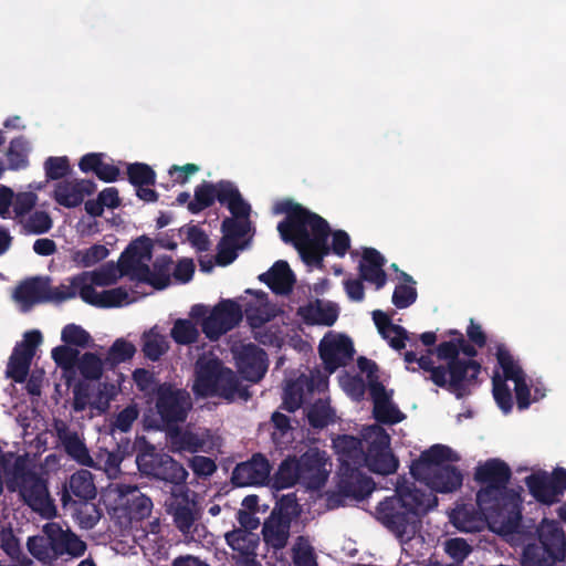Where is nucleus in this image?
I'll list each match as a JSON object with an SVG mask.
<instances>
[{
    "label": "nucleus",
    "instance_id": "1",
    "mask_svg": "<svg viewBox=\"0 0 566 566\" xmlns=\"http://www.w3.org/2000/svg\"><path fill=\"white\" fill-rule=\"evenodd\" d=\"M275 213L285 214L284 220L277 224L281 239L285 243H292L307 265L322 269L324 256L329 254L328 222L289 199L276 203Z\"/></svg>",
    "mask_w": 566,
    "mask_h": 566
},
{
    "label": "nucleus",
    "instance_id": "2",
    "mask_svg": "<svg viewBox=\"0 0 566 566\" xmlns=\"http://www.w3.org/2000/svg\"><path fill=\"white\" fill-rule=\"evenodd\" d=\"M511 476L510 467L500 459L485 461L474 473V480L482 485L476 493L478 504L514 530L521 527L522 512L518 493L507 488Z\"/></svg>",
    "mask_w": 566,
    "mask_h": 566
},
{
    "label": "nucleus",
    "instance_id": "3",
    "mask_svg": "<svg viewBox=\"0 0 566 566\" xmlns=\"http://www.w3.org/2000/svg\"><path fill=\"white\" fill-rule=\"evenodd\" d=\"M438 505V497L426 490L399 486L397 494L386 497L376 507L377 520L401 543L413 538L421 517Z\"/></svg>",
    "mask_w": 566,
    "mask_h": 566
},
{
    "label": "nucleus",
    "instance_id": "4",
    "mask_svg": "<svg viewBox=\"0 0 566 566\" xmlns=\"http://www.w3.org/2000/svg\"><path fill=\"white\" fill-rule=\"evenodd\" d=\"M520 566H557L566 557V535L559 522L543 518L520 537Z\"/></svg>",
    "mask_w": 566,
    "mask_h": 566
},
{
    "label": "nucleus",
    "instance_id": "5",
    "mask_svg": "<svg viewBox=\"0 0 566 566\" xmlns=\"http://www.w3.org/2000/svg\"><path fill=\"white\" fill-rule=\"evenodd\" d=\"M192 391L197 397H220L227 400H233L235 396L248 399L250 396L237 374L213 355H201L197 359Z\"/></svg>",
    "mask_w": 566,
    "mask_h": 566
},
{
    "label": "nucleus",
    "instance_id": "6",
    "mask_svg": "<svg viewBox=\"0 0 566 566\" xmlns=\"http://www.w3.org/2000/svg\"><path fill=\"white\" fill-rule=\"evenodd\" d=\"M216 201L227 206L232 216L247 214L248 202L244 201L235 185L229 180H219L216 184L203 180L196 186L193 199L187 208L192 214H198L212 207Z\"/></svg>",
    "mask_w": 566,
    "mask_h": 566
},
{
    "label": "nucleus",
    "instance_id": "7",
    "mask_svg": "<svg viewBox=\"0 0 566 566\" xmlns=\"http://www.w3.org/2000/svg\"><path fill=\"white\" fill-rule=\"evenodd\" d=\"M13 478L18 483L19 494L23 502L42 517L52 518L56 507L50 497L46 481L27 468L23 457L15 459Z\"/></svg>",
    "mask_w": 566,
    "mask_h": 566
},
{
    "label": "nucleus",
    "instance_id": "8",
    "mask_svg": "<svg viewBox=\"0 0 566 566\" xmlns=\"http://www.w3.org/2000/svg\"><path fill=\"white\" fill-rule=\"evenodd\" d=\"M76 292L72 285L51 286L49 277H31L21 282L14 290L13 297L24 306L40 303H62L74 298Z\"/></svg>",
    "mask_w": 566,
    "mask_h": 566
},
{
    "label": "nucleus",
    "instance_id": "9",
    "mask_svg": "<svg viewBox=\"0 0 566 566\" xmlns=\"http://www.w3.org/2000/svg\"><path fill=\"white\" fill-rule=\"evenodd\" d=\"M155 407L164 424L169 428L186 421L192 408V400L186 389L163 382L156 388Z\"/></svg>",
    "mask_w": 566,
    "mask_h": 566
},
{
    "label": "nucleus",
    "instance_id": "10",
    "mask_svg": "<svg viewBox=\"0 0 566 566\" xmlns=\"http://www.w3.org/2000/svg\"><path fill=\"white\" fill-rule=\"evenodd\" d=\"M136 463L140 472L172 485H185L188 472L181 463L167 453L150 451L137 455Z\"/></svg>",
    "mask_w": 566,
    "mask_h": 566
},
{
    "label": "nucleus",
    "instance_id": "11",
    "mask_svg": "<svg viewBox=\"0 0 566 566\" xmlns=\"http://www.w3.org/2000/svg\"><path fill=\"white\" fill-rule=\"evenodd\" d=\"M446 384L442 388L453 394L457 399L472 395L480 386L482 366L478 360L461 358L450 361L446 366Z\"/></svg>",
    "mask_w": 566,
    "mask_h": 566
},
{
    "label": "nucleus",
    "instance_id": "12",
    "mask_svg": "<svg viewBox=\"0 0 566 566\" xmlns=\"http://www.w3.org/2000/svg\"><path fill=\"white\" fill-rule=\"evenodd\" d=\"M374 438L368 442L364 461L369 471L389 475L396 472L399 462L390 450V437L378 426L371 428Z\"/></svg>",
    "mask_w": 566,
    "mask_h": 566
},
{
    "label": "nucleus",
    "instance_id": "13",
    "mask_svg": "<svg viewBox=\"0 0 566 566\" xmlns=\"http://www.w3.org/2000/svg\"><path fill=\"white\" fill-rule=\"evenodd\" d=\"M241 306L233 300H222L213 306L210 314L201 322V329L210 340H218L242 321Z\"/></svg>",
    "mask_w": 566,
    "mask_h": 566
},
{
    "label": "nucleus",
    "instance_id": "14",
    "mask_svg": "<svg viewBox=\"0 0 566 566\" xmlns=\"http://www.w3.org/2000/svg\"><path fill=\"white\" fill-rule=\"evenodd\" d=\"M70 283L83 302L99 308L122 306L129 296L123 286L96 292L94 286L87 283V274H76L70 279Z\"/></svg>",
    "mask_w": 566,
    "mask_h": 566
},
{
    "label": "nucleus",
    "instance_id": "15",
    "mask_svg": "<svg viewBox=\"0 0 566 566\" xmlns=\"http://www.w3.org/2000/svg\"><path fill=\"white\" fill-rule=\"evenodd\" d=\"M42 342L40 331H29L24 334L23 340L18 343L7 365V376L13 381L22 384L25 381L30 365L35 355V348Z\"/></svg>",
    "mask_w": 566,
    "mask_h": 566
},
{
    "label": "nucleus",
    "instance_id": "16",
    "mask_svg": "<svg viewBox=\"0 0 566 566\" xmlns=\"http://www.w3.org/2000/svg\"><path fill=\"white\" fill-rule=\"evenodd\" d=\"M272 467L262 453H254L249 460L238 463L231 474L234 486L265 485L270 480Z\"/></svg>",
    "mask_w": 566,
    "mask_h": 566
},
{
    "label": "nucleus",
    "instance_id": "17",
    "mask_svg": "<svg viewBox=\"0 0 566 566\" xmlns=\"http://www.w3.org/2000/svg\"><path fill=\"white\" fill-rule=\"evenodd\" d=\"M326 453L318 448H310L297 460L301 483L307 489L318 490L327 481Z\"/></svg>",
    "mask_w": 566,
    "mask_h": 566
},
{
    "label": "nucleus",
    "instance_id": "18",
    "mask_svg": "<svg viewBox=\"0 0 566 566\" xmlns=\"http://www.w3.org/2000/svg\"><path fill=\"white\" fill-rule=\"evenodd\" d=\"M451 520L454 526L464 532H479L483 528L486 521L499 524L506 533H518V528L509 530L497 517H492L488 510L481 507L478 503L462 504L457 506Z\"/></svg>",
    "mask_w": 566,
    "mask_h": 566
},
{
    "label": "nucleus",
    "instance_id": "19",
    "mask_svg": "<svg viewBox=\"0 0 566 566\" xmlns=\"http://www.w3.org/2000/svg\"><path fill=\"white\" fill-rule=\"evenodd\" d=\"M227 544L237 554L233 560L237 566H262L256 559V549L260 544V537L253 532L241 528H234L224 535Z\"/></svg>",
    "mask_w": 566,
    "mask_h": 566
},
{
    "label": "nucleus",
    "instance_id": "20",
    "mask_svg": "<svg viewBox=\"0 0 566 566\" xmlns=\"http://www.w3.org/2000/svg\"><path fill=\"white\" fill-rule=\"evenodd\" d=\"M325 368L331 373L345 366L354 356L352 339L346 335L325 336L318 346Z\"/></svg>",
    "mask_w": 566,
    "mask_h": 566
},
{
    "label": "nucleus",
    "instance_id": "21",
    "mask_svg": "<svg viewBox=\"0 0 566 566\" xmlns=\"http://www.w3.org/2000/svg\"><path fill=\"white\" fill-rule=\"evenodd\" d=\"M235 360L240 374L249 381H259L268 370L266 353L251 343L237 352Z\"/></svg>",
    "mask_w": 566,
    "mask_h": 566
},
{
    "label": "nucleus",
    "instance_id": "22",
    "mask_svg": "<svg viewBox=\"0 0 566 566\" xmlns=\"http://www.w3.org/2000/svg\"><path fill=\"white\" fill-rule=\"evenodd\" d=\"M417 481L424 483L429 489V493H452L461 488L463 475L461 471L452 465L438 467L424 474L415 478ZM428 493V491H426Z\"/></svg>",
    "mask_w": 566,
    "mask_h": 566
},
{
    "label": "nucleus",
    "instance_id": "23",
    "mask_svg": "<svg viewBox=\"0 0 566 566\" xmlns=\"http://www.w3.org/2000/svg\"><path fill=\"white\" fill-rule=\"evenodd\" d=\"M459 455L448 446L433 444L421 452L420 457L412 461L410 473L413 478L424 474L438 467L449 465V462L459 461Z\"/></svg>",
    "mask_w": 566,
    "mask_h": 566
},
{
    "label": "nucleus",
    "instance_id": "24",
    "mask_svg": "<svg viewBox=\"0 0 566 566\" xmlns=\"http://www.w3.org/2000/svg\"><path fill=\"white\" fill-rule=\"evenodd\" d=\"M374 408V418L385 424H396L405 419V415L391 402V392H388L380 381L371 382L369 392Z\"/></svg>",
    "mask_w": 566,
    "mask_h": 566
},
{
    "label": "nucleus",
    "instance_id": "25",
    "mask_svg": "<svg viewBox=\"0 0 566 566\" xmlns=\"http://www.w3.org/2000/svg\"><path fill=\"white\" fill-rule=\"evenodd\" d=\"M338 482V491L343 496L364 500L371 494L375 483L371 478L365 475L358 468L343 465Z\"/></svg>",
    "mask_w": 566,
    "mask_h": 566
},
{
    "label": "nucleus",
    "instance_id": "26",
    "mask_svg": "<svg viewBox=\"0 0 566 566\" xmlns=\"http://www.w3.org/2000/svg\"><path fill=\"white\" fill-rule=\"evenodd\" d=\"M174 497L175 500L170 504L174 523L182 534L187 535L199 518L197 503L189 499L187 491L174 494Z\"/></svg>",
    "mask_w": 566,
    "mask_h": 566
},
{
    "label": "nucleus",
    "instance_id": "27",
    "mask_svg": "<svg viewBox=\"0 0 566 566\" xmlns=\"http://www.w3.org/2000/svg\"><path fill=\"white\" fill-rule=\"evenodd\" d=\"M385 263L386 260L378 250L364 248L358 266L361 280L375 284L377 290L384 287L387 282V274L382 269Z\"/></svg>",
    "mask_w": 566,
    "mask_h": 566
},
{
    "label": "nucleus",
    "instance_id": "28",
    "mask_svg": "<svg viewBox=\"0 0 566 566\" xmlns=\"http://www.w3.org/2000/svg\"><path fill=\"white\" fill-rule=\"evenodd\" d=\"M290 530V518L286 516H276V511L273 510L262 527V536L265 545L274 552L283 549L287 545Z\"/></svg>",
    "mask_w": 566,
    "mask_h": 566
},
{
    "label": "nucleus",
    "instance_id": "29",
    "mask_svg": "<svg viewBox=\"0 0 566 566\" xmlns=\"http://www.w3.org/2000/svg\"><path fill=\"white\" fill-rule=\"evenodd\" d=\"M259 280L265 283L273 293L287 295L292 292L295 275L286 261H276L269 271L259 275Z\"/></svg>",
    "mask_w": 566,
    "mask_h": 566
},
{
    "label": "nucleus",
    "instance_id": "30",
    "mask_svg": "<svg viewBox=\"0 0 566 566\" xmlns=\"http://www.w3.org/2000/svg\"><path fill=\"white\" fill-rule=\"evenodd\" d=\"M314 390V379L312 377L301 375L296 379L286 384L283 390L282 403L280 408L286 410L287 412L296 411L303 405L305 394H313Z\"/></svg>",
    "mask_w": 566,
    "mask_h": 566
},
{
    "label": "nucleus",
    "instance_id": "31",
    "mask_svg": "<svg viewBox=\"0 0 566 566\" xmlns=\"http://www.w3.org/2000/svg\"><path fill=\"white\" fill-rule=\"evenodd\" d=\"M373 321L381 337L388 342L392 349L401 350L406 347V342L410 340L408 331L401 325L394 324L382 311H374Z\"/></svg>",
    "mask_w": 566,
    "mask_h": 566
},
{
    "label": "nucleus",
    "instance_id": "32",
    "mask_svg": "<svg viewBox=\"0 0 566 566\" xmlns=\"http://www.w3.org/2000/svg\"><path fill=\"white\" fill-rule=\"evenodd\" d=\"M167 439L174 452L196 453L202 450L206 444L203 437L177 424L167 428Z\"/></svg>",
    "mask_w": 566,
    "mask_h": 566
},
{
    "label": "nucleus",
    "instance_id": "33",
    "mask_svg": "<svg viewBox=\"0 0 566 566\" xmlns=\"http://www.w3.org/2000/svg\"><path fill=\"white\" fill-rule=\"evenodd\" d=\"M247 214L227 217L221 222L222 237L235 243L250 244L251 237L245 238L252 230L250 220L251 206L248 203Z\"/></svg>",
    "mask_w": 566,
    "mask_h": 566
},
{
    "label": "nucleus",
    "instance_id": "34",
    "mask_svg": "<svg viewBox=\"0 0 566 566\" xmlns=\"http://www.w3.org/2000/svg\"><path fill=\"white\" fill-rule=\"evenodd\" d=\"M297 315L307 325L332 326L337 321L338 310L333 304L323 305L321 301L300 306Z\"/></svg>",
    "mask_w": 566,
    "mask_h": 566
},
{
    "label": "nucleus",
    "instance_id": "35",
    "mask_svg": "<svg viewBox=\"0 0 566 566\" xmlns=\"http://www.w3.org/2000/svg\"><path fill=\"white\" fill-rule=\"evenodd\" d=\"M67 488L61 499L63 504H66V500L70 499L69 491L83 501H88L96 496L93 474L84 469L76 471L70 476Z\"/></svg>",
    "mask_w": 566,
    "mask_h": 566
},
{
    "label": "nucleus",
    "instance_id": "36",
    "mask_svg": "<svg viewBox=\"0 0 566 566\" xmlns=\"http://www.w3.org/2000/svg\"><path fill=\"white\" fill-rule=\"evenodd\" d=\"M81 353L69 345H60L52 349L51 356L57 367L63 370L66 386H71L76 377V365Z\"/></svg>",
    "mask_w": 566,
    "mask_h": 566
},
{
    "label": "nucleus",
    "instance_id": "37",
    "mask_svg": "<svg viewBox=\"0 0 566 566\" xmlns=\"http://www.w3.org/2000/svg\"><path fill=\"white\" fill-rule=\"evenodd\" d=\"M153 240L142 235L132 241L122 253L118 265L132 264L137 262H148L153 258Z\"/></svg>",
    "mask_w": 566,
    "mask_h": 566
},
{
    "label": "nucleus",
    "instance_id": "38",
    "mask_svg": "<svg viewBox=\"0 0 566 566\" xmlns=\"http://www.w3.org/2000/svg\"><path fill=\"white\" fill-rule=\"evenodd\" d=\"M525 484L530 493L543 504H553L558 501L554 492L549 476L546 472L533 473L525 478Z\"/></svg>",
    "mask_w": 566,
    "mask_h": 566
},
{
    "label": "nucleus",
    "instance_id": "39",
    "mask_svg": "<svg viewBox=\"0 0 566 566\" xmlns=\"http://www.w3.org/2000/svg\"><path fill=\"white\" fill-rule=\"evenodd\" d=\"M59 437L62 441L65 452L74 459L77 463L92 467L93 459L90 455L88 449L85 443L80 439L76 432L59 431Z\"/></svg>",
    "mask_w": 566,
    "mask_h": 566
},
{
    "label": "nucleus",
    "instance_id": "40",
    "mask_svg": "<svg viewBox=\"0 0 566 566\" xmlns=\"http://www.w3.org/2000/svg\"><path fill=\"white\" fill-rule=\"evenodd\" d=\"M298 482L301 483V475L297 460L295 457H287L280 463L274 473L273 486L276 490H284L292 488Z\"/></svg>",
    "mask_w": 566,
    "mask_h": 566
},
{
    "label": "nucleus",
    "instance_id": "41",
    "mask_svg": "<svg viewBox=\"0 0 566 566\" xmlns=\"http://www.w3.org/2000/svg\"><path fill=\"white\" fill-rule=\"evenodd\" d=\"M104 368H106L105 358L102 359L95 353L85 352L78 357L76 373L78 371L84 380L96 381L102 378Z\"/></svg>",
    "mask_w": 566,
    "mask_h": 566
},
{
    "label": "nucleus",
    "instance_id": "42",
    "mask_svg": "<svg viewBox=\"0 0 566 566\" xmlns=\"http://www.w3.org/2000/svg\"><path fill=\"white\" fill-rule=\"evenodd\" d=\"M306 418L313 429H324L335 422V411L327 400L317 399L307 408Z\"/></svg>",
    "mask_w": 566,
    "mask_h": 566
},
{
    "label": "nucleus",
    "instance_id": "43",
    "mask_svg": "<svg viewBox=\"0 0 566 566\" xmlns=\"http://www.w3.org/2000/svg\"><path fill=\"white\" fill-rule=\"evenodd\" d=\"M53 199L64 208H75L84 201L73 180L57 182L54 187Z\"/></svg>",
    "mask_w": 566,
    "mask_h": 566
},
{
    "label": "nucleus",
    "instance_id": "44",
    "mask_svg": "<svg viewBox=\"0 0 566 566\" xmlns=\"http://www.w3.org/2000/svg\"><path fill=\"white\" fill-rule=\"evenodd\" d=\"M136 353V347L124 338L116 339L109 347L105 363L107 369L116 368L120 363L130 360Z\"/></svg>",
    "mask_w": 566,
    "mask_h": 566
},
{
    "label": "nucleus",
    "instance_id": "45",
    "mask_svg": "<svg viewBox=\"0 0 566 566\" xmlns=\"http://www.w3.org/2000/svg\"><path fill=\"white\" fill-rule=\"evenodd\" d=\"M156 327L143 334V353L146 358L157 361L167 352L168 345L165 337L157 333Z\"/></svg>",
    "mask_w": 566,
    "mask_h": 566
},
{
    "label": "nucleus",
    "instance_id": "46",
    "mask_svg": "<svg viewBox=\"0 0 566 566\" xmlns=\"http://www.w3.org/2000/svg\"><path fill=\"white\" fill-rule=\"evenodd\" d=\"M44 533L51 541L52 558L64 556L73 532L70 530L63 531L57 524L51 523L44 526Z\"/></svg>",
    "mask_w": 566,
    "mask_h": 566
},
{
    "label": "nucleus",
    "instance_id": "47",
    "mask_svg": "<svg viewBox=\"0 0 566 566\" xmlns=\"http://www.w3.org/2000/svg\"><path fill=\"white\" fill-rule=\"evenodd\" d=\"M170 336L178 345H191L198 340L199 331L190 319L178 318L174 323Z\"/></svg>",
    "mask_w": 566,
    "mask_h": 566
},
{
    "label": "nucleus",
    "instance_id": "48",
    "mask_svg": "<svg viewBox=\"0 0 566 566\" xmlns=\"http://www.w3.org/2000/svg\"><path fill=\"white\" fill-rule=\"evenodd\" d=\"M496 359L500 367L503 370L504 378L506 380L515 381V379L526 377L522 367L514 360L513 356L511 355L510 350L505 347V345H497Z\"/></svg>",
    "mask_w": 566,
    "mask_h": 566
},
{
    "label": "nucleus",
    "instance_id": "49",
    "mask_svg": "<svg viewBox=\"0 0 566 566\" xmlns=\"http://www.w3.org/2000/svg\"><path fill=\"white\" fill-rule=\"evenodd\" d=\"M128 181L136 188L142 186H154L156 182V172L147 164L133 163L127 166Z\"/></svg>",
    "mask_w": 566,
    "mask_h": 566
},
{
    "label": "nucleus",
    "instance_id": "50",
    "mask_svg": "<svg viewBox=\"0 0 566 566\" xmlns=\"http://www.w3.org/2000/svg\"><path fill=\"white\" fill-rule=\"evenodd\" d=\"M28 153L29 145L24 137H15L10 142L7 157L9 161V168L18 170L27 167L28 165Z\"/></svg>",
    "mask_w": 566,
    "mask_h": 566
},
{
    "label": "nucleus",
    "instance_id": "51",
    "mask_svg": "<svg viewBox=\"0 0 566 566\" xmlns=\"http://www.w3.org/2000/svg\"><path fill=\"white\" fill-rule=\"evenodd\" d=\"M109 251L105 245L93 244L73 253V261L82 268H91L107 258Z\"/></svg>",
    "mask_w": 566,
    "mask_h": 566
},
{
    "label": "nucleus",
    "instance_id": "52",
    "mask_svg": "<svg viewBox=\"0 0 566 566\" xmlns=\"http://www.w3.org/2000/svg\"><path fill=\"white\" fill-rule=\"evenodd\" d=\"M245 249V243H235L221 238L217 245L216 263L220 266L230 265L238 258V252Z\"/></svg>",
    "mask_w": 566,
    "mask_h": 566
},
{
    "label": "nucleus",
    "instance_id": "53",
    "mask_svg": "<svg viewBox=\"0 0 566 566\" xmlns=\"http://www.w3.org/2000/svg\"><path fill=\"white\" fill-rule=\"evenodd\" d=\"M244 313L252 329L261 328L274 317L269 304H247Z\"/></svg>",
    "mask_w": 566,
    "mask_h": 566
},
{
    "label": "nucleus",
    "instance_id": "54",
    "mask_svg": "<svg viewBox=\"0 0 566 566\" xmlns=\"http://www.w3.org/2000/svg\"><path fill=\"white\" fill-rule=\"evenodd\" d=\"M61 339L65 345L84 348L88 346L92 337L82 326L72 323L63 327Z\"/></svg>",
    "mask_w": 566,
    "mask_h": 566
},
{
    "label": "nucleus",
    "instance_id": "55",
    "mask_svg": "<svg viewBox=\"0 0 566 566\" xmlns=\"http://www.w3.org/2000/svg\"><path fill=\"white\" fill-rule=\"evenodd\" d=\"M174 264L172 258L161 255L153 264V275L156 290H164L170 283V270Z\"/></svg>",
    "mask_w": 566,
    "mask_h": 566
},
{
    "label": "nucleus",
    "instance_id": "56",
    "mask_svg": "<svg viewBox=\"0 0 566 566\" xmlns=\"http://www.w3.org/2000/svg\"><path fill=\"white\" fill-rule=\"evenodd\" d=\"M122 275H130L133 280L149 284L155 289L153 270L146 262L118 265Z\"/></svg>",
    "mask_w": 566,
    "mask_h": 566
},
{
    "label": "nucleus",
    "instance_id": "57",
    "mask_svg": "<svg viewBox=\"0 0 566 566\" xmlns=\"http://www.w3.org/2000/svg\"><path fill=\"white\" fill-rule=\"evenodd\" d=\"M493 385V397L499 408L505 413H510L513 409V400L511 389L506 385L504 379L499 376H494L492 379Z\"/></svg>",
    "mask_w": 566,
    "mask_h": 566
},
{
    "label": "nucleus",
    "instance_id": "58",
    "mask_svg": "<svg viewBox=\"0 0 566 566\" xmlns=\"http://www.w3.org/2000/svg\"><path fill=\"white\" fill-rule=\"evenodd\" d=\"M44 170L49 180H60L70 174V160L66 156L49 157L44 161Z\"/></svg>",
    "mask_w": 566,
    "mask_h": 566
},
{
    "label": "nucleus",
    "instance_id": "59",
    "mask_svg": "<svg viewBox=\"0 0 566 566\" xmlns=\"http://www.w3.org/2000/svg\"><path fill=\"white\" fill-rule=\"evenodd\" d=\"M51 541L49 536H30L27 542L29 553L40 562H48L52 558Z\"/></svg>",
    "mask_w": 566,
    "mask_h": 566
},
{
    "label": "nucleus",
    "instance_id": "60",
    "mask_svg": "<svg viewBox=\"0 0 566 566\" xmlns=\"http://www.w3.org/2000/svg\"><path fill=\"white\" fill-rule=\"evenodd\" d=\"M81 274H87V283L92 286H109L117 282L116 268L113 264H107L98 270L92 272H82Z\"/></svg>",
    "mask_w": 566,
    "mask_h": 566
},
{
    "label": "nucleus",
    "instance_id": "61",
    "mask_svg": "<svg viewBox=\"0 0 566 566\" xmlns=\"http://www.w3.org/2000/svg\"><path fill=\"white\" fill-rule=\"evenodd\" d=\"M53 226L52 219L46 211H34L29 216L24 223L28 233L43 234L51 230Z\"/></svg>",
    "mask_w": 566,
    "mask_h": 566
},
{
    "label": "nucleus",
    "instance_id": "62",
    "mask_svg": "<svg viewBox=\"0 0 566 566\" xmlns=\"http://www.w3.org/2000/svg\"><path fill=\"white\" fill-rule=\"evenodd\" d=\"M446 553L454 560L453 564L461 565L471 554L472 547L464 538H449L444 543Z\"/></svg>",
    "mask_w": 566,
    "mask_h": 566
},
{
    "label": "nucleus",
    "instance_id": "63",
    "mask_svg": "<svg viewBox=\"0 0 566 566\" xmlns=\"http://www.w3.org/2000/svg\"><path fill=\"white\" fill-rule=\"evenodd\" d=\"M139 410L137 406L128 405L115 416L114 421L111 423L112 432L115 430H119L120 432H128L132 429L133 423L137 420Z\"/></svg>",
    "mask_w": 566,
    "mask_h": 566
},
{
    "label": "nucleus",
    "instance_id": "64",
    "mask_svg": "<svg viewBox=\"0 0 566 566\" xmlns=\"http://www.w3.org/2000/svg\"><path fill=\"white\" fill-rule=\"evenodd\" d=\"M271 422L274 429L272 432L273 441L276 444L287 442L289 440L285 439L292 430L290 417L280 411H274L271 416Z\"/></svg>",
    "mask_w": 566,
    "mask_h": 566
}]
</instances>
